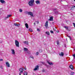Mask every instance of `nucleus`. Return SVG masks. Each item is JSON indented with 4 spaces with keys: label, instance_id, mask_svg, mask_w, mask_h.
Returning <instances> with one entry per match:
<instances>
[{
    "label": "nucleus",
    "instance_id": "obj_1",
    "mask_svg": "<svg viewBox=\"0 0 75 75\" xmlns=\"http://www.w3.org/2000/svg\"><path fill=\"white\" fill-rule=\"evenodd\" d=\"M34 3V0H30L28 2V4L30 6L32 7L33 6V3Z\"/></svg>",
    "mask_w": 75,
    "mask_h": 75
},
{
    "label": "nucleus",
    "instance_id": "obj_2",
    "mask_svg": "<svg viewBox=\"0 0 75 75\" xmlns=\"http://www.w3.org/2000/svg\"><path fill=\"white\" fill-rule=\"evenodd\" d=\"M15 43L16 47H19V42L17 40H15Z\"/></svg>",
    "mask_w": 75,
    "mask_h": 75
},
{
    "label": "nucleus",
    "instance_id": "obj_3",
    "mask_svg": "<svg viewBox=\"0 0 75 75\" xmlns=\"http://www.w3.org/2000/svg\"><path fill=\"white\" fill-rule=\"evenodd\" d=\"M19 70L20 71V72H19V75H21V73H23V69H21V68H20L19 69Z\"/></svg>",
    "mask_w": 75,
    "mask_h": 75
},
{
    "label": "nucleus",
    "instance_id": "obj_4",
    "mask_svg": "<svg viewBox=\"0 0 75 75\" xmlns=\"http://www.w3.org/2000/svg\"><path fill=\"white\" fill-rule=\"evenodd\" d=\"M38 69H39V66L38 65L36 66L35 67V68L34 69V71H37V70H38Z\"/></svg>",
    "mask_w": 75,
    "mask_h": 75
},
{
    "label": "nucleus",
    "instance_id": "obj_5",
    "mask_svg": "<svg viewBox=\"0 0 75 75\" xmlns=\"http://www.w3.org/2000/svg\"><path fill=\"white\" fill-rule=\"evenodd\" d=\"M48 21H46V23H45V26L46 28H48Z\"/></svg>",
    "mask_w": 75,
    "mask_h": 75
},
{
    "label": "nucleus",
    "instance_id": "obj_6",
    "mask_svg": "<svg viewBox=\"0 0 75 75\" xmlns=\"http://www.w3.org/2000/svg\"><path fill=\"white\" fill-rule=\"evenodd\" d=\"M28 15H30L31 16H33V13L31 12H28Z\"/></svg>",
    "mask_w": 75,
    "mask_h": 75
},
{
    "label": "nucleus",
    "instance_id": "obj_7",
    "mask_svg": "<svg viewBox=\"0 0 75 75\" xmlns=\"http://www.w3.org/2000/svg\"><path fill=\"white\" fill-rule=\"evenodd\" d=\"M59 55L60 56H62V57H63V56H64V52H61L59 53Z\"/></svg>",
    "mask_w": 75,
    "mask_h": 75
},
{
    "label": "nucleus",
    "instance_id": "obj_8",
    "mask_svg": "<svg viewBox=\"0 0 75 75\" xmlns=\"http://www.w3.org/2000/svg\"><path fill=\"white\" fill-rule=\"evenodd\" d=\"M69 68H70L72 70H73L74 69V67H73V65H72L71 64L69 67Z\"/></svg>",
    "mask_w": 75,
    "mask_h": 75
},
{
    "label": "nucleus",
    "instance_id": "obj_9",
    "mask_svg": "<svg viewBox=\"0 0 75 75\" xmlns=\"http://www.w3.org/2000/svg\"><path fill=\"white\" fill-rule=\"evenodd\" d=\"M11 50L12 52V54L13 55H14V54H15V51H14V49H11Z\"/></svg>",
    "mask_w": 75,
    "mask_h": 75
},
{
    "label": "nucleus",
    "instance_id": "obj_10",
    "mask_svg": "<svg viewBox=\"0 0 75 75\" xmlns=\"http://www.w3.org/2000/svg\"><path fill=\"white\" fill-rule=\"evenodd\" d=\"M0 2L2 4H4V3H5L6 2L4 0H0Z\"/></svg>",
    "mask_w": 75,
    "mask_h": 75
},
{
    "label": "nucleus",
    "instance_id": "obj_11",
    "mask_svg": "<svg viewBox=\"0 0 75 75\" xmlns=\"http://www.w3.org/2000/svg\"><path fill=\"white\" fill-rule=\"evenodd\" d=\"M47 63H48V64L50 65H54V63H52V62H49L47 61Z\"/></svg>",
    "mask_w": 75,
    "mask_h": 75
},
{
    "label": "nucleus",
    "instance_id": "obj_12",
    "mask_svg": "<svg viewBox=\"0 0 75 75\" xmlns=\"http://www.w3.org/2000/svg\"><path fill=\"white\" fill-rule=\"evenodd\" d=\"M6 65L7 67H10V64L7 62H6Z\"/></svg>",
    "mask_w": 75,
    "mask_h": 75
},
{
    "label": "nucleus",
    "instance_id": "obj_13",
    "mask_svg": "<svg viewBox=\"0 0 75 75\" xmlns=\"http://www.w3.org/2000/svg\"><path fill=\"white\" fill-rule=\"evenodd\" d=\"M49 21H53V17L52 16L50 17V19L49 20Z\"/></svg>",
    "mask_w": 75,
    "mask_h": 75
},
{
    "label": "nucleus",
    "instance_id": "obj_14",
    "mask_svg": "<svg viewBox=\"0 0 75 75\" xmlns=\"http://www.w3.org/2000/svg\"><path fill=\"white\" fill-rule=\"evenodd\" d=\"M25 26L27 28H28V24L26 23L25 24Z\"/></svg>",
    "mask_w": 75,
    "mask_h": 75
},
{
    "label": "nucleus",
    "instance_id": "obj_15",
    "mask_svg": "<svg viewBox=\"0 0 75 75\" xmlns=\"http://www.w3.org/2000/svg\"><path fill=\"white\" fill-rule=\"evenodd\" d=\"M75 7V6L73 5L72 6V7L71 8V10H73Z\"/></svg>",
    "mask_w": 75,
    "mask_h": 75
},
{
    "label": "nucleus",
    "instance_id": "obj_16",
    "mask_svg": "<svg viewBox=\"0 0 75 75\" xmlns=\"http://www.w3.org/2000/svg\"><path fill=\"white\" fill-rule=\"evenodd\" d=\"M35 2L36 4H40V1H36Z\"/></svg>",
    "mask_w": 75,
    "mask_h": 75
},
{
    "label": "nucleus",
    "instance_id": "obj_17",
    "mask_svg": "<svg viewBox=\"0 0 75 75\" xmlns=\"http://www.w3.org/2000/svg\"><path fill=\"white\" fill-rule=\"evenodd\" d=\"M24 43L25 44H27V45H28V41H25L24 42Z\"/></svg>",
    "mask_w": 75,
    "mask_h": 75
},
{
    "label": "nucleus",
    "instance_id": "obj_18",
    "mask_svg": "<svg viewBox=\"0 0 75 75\" xmlns=\"http://www.w3.org/2000/svg\"><path fill=\"white\" fill-rule=\"evenodd\" d=\"M12 15H8L7 16V17H6V18H7L8 17H10L11 16H12Z\"/></svg>",
    "mask_w": 75,
    "mask_h": 75
},
{
    "label": "nucleus",
    "instance_id": "obj_19",
    "mask_svg": "<svg viewBox=\"0 0 75 75\" xmlns=\"http://www.w3.org/2000/svg\"><path fill=\"white\" fill-rule=\"evenodd\" d=\"M64 28L66 29L67 31L69 30H68V26H64Z\"/></svg>",
    "mask_w": 75,
    "mask_h": 75
},
{
    "label": "nucleus",
    "instance_id": "obj_20",
    "mask_svg": "<svg viewBox=\"0 0 75 75\" xmlns=\"http://www.w3.org/2000/svg\"><path fill=\"white\" fill-rule=\"evenodd\" d=\"M24 51H28V49L24 47Z\"/></svg>",
    "mask_w": 75,
    "mask_h": 75
},
{
    "label": "nucleus",
    "instance_id": "obj_21",
    "mask_svg": "<svg viewBox=\"0 0 75 75\" xmlns=\"http://www.w3.org/2000/svg\"><path fill=\"white\" fill-rule=\"evenodd\" d=\"M45 33L47 35H50V33H49V32L48 31L46 32Z\"/></svg>",
    "mask_w": 75,
    "mask_h": 75
},
{
    "label": "nucleus",
    "instance_id": "obj_22",
    "mask_svg": "<svg viewBox=\"0 0 75 75\" xmlns=\"http://www.w3.org/2000/svg\"><path fill=\"white\" fill-rule=\"evenodd\" d=\"M28 74V73L27 72H24V75H27Z\"/></svg>",
    "mask_w": 75,
    "mask_h": 75
},
{
    "label": "nucleus",
    "instance_id": "obj_23",
    "mask_svg": "<svg viewBox=\"0 0 75 75\" xmlns=\"http://www.w3.org/2000/svg\"><path fill=\"white\" fill-rule=\"evenodd\" d=\"M29 31H30V32H32L33 31V30L32 29L30 28L29 29Z\"/></svg>",
    "mask_w": 75,
    "mask_h": 75
},
{
    "label": "nucleus",
    "instance_id": "obj_24",
    "mask_svg": "<svg viewBox=\"0 0 75 75\" xmlns=\"http://www.w3.org/2000/svg\"><path fill=\"white\" fill-rule=\"evenodd\" d=\"M19 11L21 13H22L23 12V10H22L21 9H19Z\"/></svg>",
    "mask_w": 75,
    "mask_h": 75
},
{
    "label": "nucleus",
    "instance_id": "obj_25",
    "mask_svg": "<svg viewBox=\"0 0 75 75\" xmlns=\"http://www.w3.org/2000/svg\"><path fill=\"white\" fill-rule=\"evenodd\" d=\"M57 45H59V41H57Z\"/></svg>",
    "mask_w": 75,
    "mask_h": 75
},
{
    "label": "nucleus",
    "instance_id": "obj_26",
    "mask_svg": "<svg viewBox=\"0 0 75 75\" xmlns=\"http://www.w3.org/2000/svg\"><path fill=\"white\" fill-rule=\"evenodd\" d=\"M55 13L56 14H57L58 13V11H56L55 12Z\"/></svg>",
    "mask_w": 75,
    "mask_h": 75
},
{
    "label": "nucleus",
    "instance_id": "obj_27",
    "mask_svg": "<svg viewBox=\"0 0 75 75\" xmlns=\"http://www.w3.org/2000/svg\"><path fill=\"white\" fill-rule=\"evenodd\" d=\"M73 57H74V59H75V54H74L73 55Z\"/></svg>",
    "mask_w": 75,
    "mask_h": 75
},
{
    "label": "nucleus",
    "instance_id": "obj_28",
    "mask_svg": "<svg viewBox=\"0 0 75 75\" xmlns=\"http://www.w3.org/2000/svg\"><path fill=\"white\" fill-rule=\"evenodd\" d=\"M50 32H51V33H54V31H52V30H51V31H50Z\"/></svg>",
    "mask_w": 75,
    "mask_h": 75
},
{
    "label": "nucleus",
    "instance_id": "obj_29",
    "mask_svg": "<svg viewBox=\"0 0 75 75\" xmlns=\"http://www.w3.org/2000/svg\"><path fill=\"white\" fill-rule=\"evenodd\" d=\"M38 54H39V52H36V55H38Z\"/></svg>",
    "mask_w": 75,
    "mask_h": 75
},
{
    "label": "nucleus",
    "instance_id": "obj_30",
    "mask_svg": "<svg viewBox=\"0 0 75 75\" xmlns=\"http://www.w3.org/2000/svg\"><path fill=\"white\" fill-rule=\"evenodd\" d=\"M68 37H69V38L70 39V40H71V37L69 36H68Z\"/></svg>",
    "mask_w": 75,
    "mask_h": 75
},
{
    "label": "nucleus",
    "instance_id": "obj_31",
    "mask_svg": "<svg viewBox=\"0 0 75 75\" xmlns=\"http://www.w3.org/2000/svg\"><path fill=\"white\" fill-rule=\"evenodd\" d=\"M37 31H39V32L40 31V30L38 28L37 29Z\"/></svg>",
    "mask_w": 75,
    "mask_h": 75
},
{
    "label": "nucleus",
    "instance_id": "obj_32",
    "mask_svg": "<svg viewBox=\"0 0 75 75\" xmlns=\"http://www.w3.org/2000/svg\"><path fill=\"white\" fill-rule=\"evenodd\" d=\"M73 24L74 27L75 28V23H73Z\"/></svg>",
    "mask_w": 75,
    "mask_h": 75
},
{
    "label": "nucleus",
    "instance_id": "obj_33",
    "mask_svg": "<svg viewBox=\"0 0 75 75\" xmlns=\"http://www.w3.org/2000/svg\"><path fill=\"white\" fill-rule=\"evenodd\" d=\"M0 68H1V69H3V66H1L0 67Z\"/></svg>",
    "mask_w": 75,
    "mask_h": 75
},
{
    "label": "nucleus",
    "instance_id": "obj_34",
    "mask_svg": "<svg viewBox=\"0 0 75 75\" xmlns=\"http://www.w3.org/2000/svg\"><path fill=\"white\" fill-rule=\"evenodd\" d=\"M14 25H15V26H17V24L16 23H15L14 24Z\"/></svg>",
    "mask_w": 75,
    "mask_h": 75
},
{
    "label": "nucleus",
    "instance_id": "obj_35",
    "mask_svg": "<svg viewBox=\"0 0 75 75\" xmlns=\"http://www.w3.org/2000/svg\"><path fill=\"white\" fill-rule=\"evenodd\" d=\"M3 61V59H0V61Z\"/></svg>",
    "mask_w": 75,
    "mask_h": 75
},
{
    "label": "nucleus",
    "instance_id": "obj_36",
    "mask_svg": "<svg viewBox=\"0 0 75 75\" xmlns=\"http://www.w3.org/2000/svg\"><path fill=\"white\" fill-rule=\"evenodd\" d=\"M20 24H18L17 25V26L18 27V26H20Z\"/></svg>",
    "mask_w": 75,
    "mask_h": 75
},
{
    "label": "nucleus",
    "instance_id": "obj_37",
    "mask_svg": "<svg viewBox=\"0 0 75 75\" xmlns=\"http://www.w3.org/2000/svg\"><path fill=\"white\" fill-rule=\"evenodd\" d=\"M41 64H44V62H41Z\"/></svg>",
    "mask_w": 75,
    "mask_h": 75
},
{
    "label": "nucleus",
    "instance_id": "obj_38",
    "mask_svg": "<svg viewBox=\"0 0 75 75\" xmlns=\"http://www.w3.org/2000/svg\"><path fill=\"white\" fill-rule=\"evenodd\" d=\"M39 52H42V50H39Z\"/></svg>",
    "mask_w": 75,
    "mask_h": 75
},
{
    "label": "nucleus",
    "instance_id": "obj_39",
    "mask_svg": "<svg viewBox=\"0 0 75 75\" xmlns=\"http://www.w3.org/2000/svg\"><path fill=\"white\" fill-rule=\"evenodd\" d=\"M57 10V8H54V9H53V11H54L55 10Z\"/></svg>",
    "mask_w": 75,
    "mask_h": 75
},
{
    "label": "nucleus",
    "instance_id": "obj_40",
    "mask_svg": "<svg viewBox=\"0 0 75 75\" xmlns=\"http://www.w3.org/2000/svg\"><path fill=\"white\" fill-rule=\"evenodd\" d=\"M30 57V58H32V59H34V57Z\"/></svg>",
    "mask_w": 75,
    "mask_h": 75
},
{
    "label": "nucleus",
    "instance_id": "obj_41",
    "mask_svg": "<svg viewBox=\"0 0 75 75\" xmlns=\"http://www.w3.org/2000/svg\"><path fill=\"white\" fill-rule=\"evenodd\" d=\"M36 22H37V24H38L39 23L38 21H36Z\"/></svg>",
    "mask_w": 75,
    "mask_h": 75
},
{
    "label": "nucleus",
    "instance_id": "obj_42",
    "mask_svg": "<svg viewBox=\"0 0 75 75\" xmlns=\"http://www.w3.org/2000/svg\"><path fill=\"white\" fill-rule=\"evenodd\" d=\"M21 69H23V70H24V68L23 67H22Z\"/></svg>",
    "mask_w": 75,
    "mask_h": 75
},
{
    "label": "nucleus",
    "instance_id": "obj_43",
    "mask_svg": "<svg viewBox=\"0 0 75 75\" xmlns=\"http://www.w3.org/2000/svg\"><path fill=\"white\" fill-rule=\"evenodd\" d=\"M25 70H26V67H25Z\"/></svg>",
    "mask_w": 75,
    "mask_h": 75
},
{
    "label": "nucleus",
    "instance_id": "obj_44",
    "mask_svg": "<svg viewBox=\"0 0 75 75\" xmlns=\"http://www.w3.org/2000/svg\"><path fill=\"white\" fill-rule=\"evenodd\" d=\"M72 74H74V72H72Z\"/></svg>",
    "mask_w": 75,
    "mask_h": 75
},
{
    "label": "nucleus",
    "instance_id": "obj_45",
    "mask_svg": "<svg viewBox=\"0 0 75 75\" xmlns=\"http://www.w3.org/2000/svg\"><path fill=\"white\" fill-rule=\"evenodd\" d=\"M34 25H35V23H34Z\"/></svg>",
    "mask_w": 75,
    "mask_h": 75
},
{
    "label": "nucleus",
    "instance_id": "obj_46",
    "mask_svg": "<svg viewBox=\"0 0 75 75\" xmlns=\"http://www.w3.org/2000/svg\"><path fill=\"white\" fill-rule=\"evenodd\" d=\"M58 32H59V31H57V33H58Z\"/></svg>",
    "mask_w": 75,
    "mask_h": 75
},
{
    "label": "nucleus",
    "instance_id": "obj_47",
    "mask_svg": "<svg viewBox=\"0 0 75 75\" xmlns=\"http://www.w3.org/2000/svg\"><path fill=\"white\" fill-rule=\"evenodd\" d=\"M70 75H74V74H71Z\"/></svg>",
    "mask_w": 75,
    "mask_h": 75
},
{
    "label": "nucleus",
    "instance_id": "obj_48",
    "mask_svg": "<svg viewBox=\"0 0 75 75\" xmlns=\"http://www.w3.org/2000/svg\"><path fill=\"white\" fill-rule=\"evenodd\" d=\"M54 29V30H55V31H56V29Z\"/></svg>",
    "mask_w": 75,
    "mask_h": 75
},
{
    "label": "nucleus",
    "instance_id": "obj_49",
    "mask_svg": "<svg viewBox=\"0 0 75 75\" xmlns=\"http://www.w3.org/2000/svg\"><path fill=\"white\" fill-rule=\"evenodd\" d=\"M74 0V1H75V0Z\"/></svg>",
    "mask_w": 75,
    "mask_h": 75
},
{
    "label": "nucleus",
    "instance_id": "obj_50",
    "mask_svg": "<svg viewBox=\"0 0 75 75\" xmlns=\"http://www.w3.org/2000/svg\"><path fill=\"white\" fill-rule=\"evenodd\" d=\"M74 50H75V48H74Z\"/></svg>",
    "mask_w": 75,
    "mask_h": 75
}]
</instances>
